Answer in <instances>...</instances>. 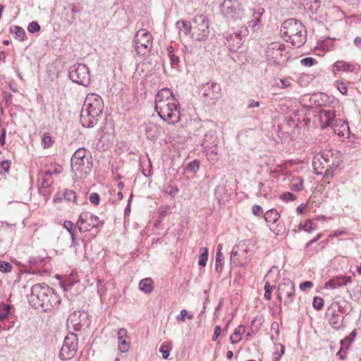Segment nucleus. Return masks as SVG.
<instances>
[{
    "instance_id": "nucleus-53",
    "label": "nucleus",
    "mask_w": 361,
    "mask_h": 361,
    "mask_svg": "<svg viewBox=\"0 0 361 361\" xmlns=\"http://www.w3.org/2000/svg\"><path fill=\"white\" fill-rule=\"evenodd\" d=\"M89 200L92 204L94 205H98L100 202V197L97 193L92 192L90 194Z\"/></svg>"
},
{
    "instance_id": "nucleus-61",
    "label": "nucleus",
    "mask_w": 361,
    "mask_h": 361,
    "mask_svg": "<svg viewBox=\"0 0 361 361\" xmlns=\"http://www.w3.org/2000/svg\"><path fill=\"white\" fill-rule=\"evenodd\" d=\"M256 322H257V319H254L252 320V324H251V326H252V328H253V327H255V329H252V330H251V332H248V333L246 334V339H248V338H249L250 336H252V334H255L256 333V331L258 330V329H259L258 326H255V323H256Z\"/></svg>"
},
{
    "instance_id": "nucleus-11",
    "label": "nucleus",
    "mask_w": 361,
    "mask_h": 361,
    "mask_svg": "<svg viewBox=\"0 0 361 361\" xmlns=\"http://www.w3.org/2000/svg\"><path fill=\"white\" fill-rule=\"evenodd\" d=\"M152 36L146 30H138L135 36V49L138 55H145L152 47Z\"/></svg>"
},
{
    "instance_id": "nucleus-19",
    "label": "nucleus",
    "mask_w": 361,
    "mask_h": 361,
    "mask_svg": "<svg viewBox=\"0 0 361 361\" xmlns=\"http://www.w3.org/2000/svg\"><path fill=\"white\" fill-rule=\"evenodd\" d=\"M67 321L75 331H80L82 326H88L90 324L87 313L81 311H75L71 314Z\"/></svg>"
},
{
    "instance_id": "nucleus-37",
    "label": "nucleus",
    "mask_w": 361,
    "mask_h": 361,
    "mask_svg": "<svg viewBox=\"0 0 361 361\" xmlns=\"http://www.w3.org/2000/svg\"><path fill=\"white\" fill-rule=\"evenodd\" d=\"M11 32L13 34H15L16 37L19 39L20 41L24 40V36L25 35V32L22 27H20L18 25H15V26L11 27Z\"/></svg>"
},
{
    "instance_id": "nucleus-1",
    "label": "nucleus",
    "mask_w": 361,
    "mask_h": 361,
    "mask_svg": "<svg viewBox=\"0 0 361 361\" xmlns=\"http://www.w3.org/2000/svg\"><path fill=\"white\" fill-rule=\"evenodd\" d=\"M154 109L159 117L168 124H176L180 120L178 102L169 88L164 87L157 92Z\"/></svg>"
},
{
    "instance_id": "nucleus-50",
    "label": "nucleus",
    "mask_w": 361,
    "mask_h": 361,
    "mask_svg": "<svg viewBox=\"0 0 361 361\" xmlns=\"http://www.w3.org/2000/svg\"><path fill=\"white\" fill-rule=\"evenodd\" d=\"M274 286H271L268 282L264 286V298L267 300H270L271 298V293Z\"/></svg>"
},
{
    "instance_id": "nucleus-7",
    "label": "nucleus",
    "mask_w": 361,
    "mask_h": 361,
    "mask_svg": "<svg viewBox=\"0 0 361 361\" xmlns=\"http://www.w3.org/2000/svg\"><path fill=\"white\" fill-rule=\"evenodd\" d=\"M68 77L76 84L87 87L91 82L90 71L84 63H75L69 68Z\"/></svg>"
},
{
    "instance_id": "nucleus-49",
    "label": "nucleus",
    "mask_w": 361,
    "mask_h": 361,
    "mask_svg": "<svg viewBox=\"0 0 361 361\" xmlns=\"http://www.w3.org/2000/svg\"><path fill=\"white\" fill-rule=\"evenodd\" d=\"M312 305L317 310H320L324 306V300L322 298L319 297H314L312 302Z\"/></svg>"
},
{
    "instance_id": "nucleus-54",
    "label": "nucleus",
    "mask_w": 361,
    "mask_h": 361,
    "mask_svg": "<svg viewBox=\"0 0 361 361\" xmlns=\"http://www.w3.org/2000/svg\"><path fill=\"white\" fill-rule=\"evenodd\" d=\"M63 227L69 232L70 235L75 233V229L73 228V224L71 221H65L63 223Z\"/></svg>"
},
{
    "instance_id": "nucleus-38",
    "label": "nucleus",
    "mask_w": 361,
    "mask_h": 361,
    "mask_svg": "<svg viewBox=\"0 0 361 361\" xmlns=\"http://www.w3.org/2000/svg\"><path fill=\"white\" fill-rule=\"evenodd\" d=\"M201 251L202 252L199 257L198 264L204 267L208 260V249L207 247H202Z\"/></svg>"
},
{
    "instance_id": "nucleus-63",
    "label": "nucleus",
    "mask_w": 361,
    "mask_h": 361,
    "mask_svg": "<svg viewBox=\"0 0 361 361\" xmlns=\"http://www.w3.org/2000/svg\"><path fill=\"white\" fill-rule=\"evenodd\" d=\"M338 90L343 94H346L348 92V88L344 82H340L338 85Z\"/></svg>"
},
{
    "instance_id": "nucleus-14",
    "label": "nucleus",
    "mask_w": 361,
    "mask_h": 361,
    "mask_svg": "<svg viewBox=\"0 0 361 361\" xmlns=\"http://www.w3.org/2000/svg\"><path fill=\"white\" fill-rule=\"evenodd\" d=\"M295 286L293 282L290 279H283L279 283L278 287V298L281 300L282 297L285 300L283 304L285 306L289 307L295 299Z\"/></svg>"
},
{
    "instance_id": "nucleus-47",
    "label": "nucleus",
    "mask_w": 361,
    "mask_h": 361,
    "mask_svg": "<svg viewBox=\"0 0 361 361\" xmlns=\"http://www.w3.org/2000/svg\"><path fill=\"white\" fill-rule=\"evenodd\" d=\"M296 197V195L290 192H285L280 196V198L286 202L294 201Z\"/></svg>"
},
{
    "instance_id": "nucleus-59",
    "label": "nucleus",
    "mask_w": 361,
    "mask_h": 361,
    "mask_svg": "<svg viewBox=\"0 0 361 361\" xmlns=\"http://www.w3.org/2000/svg\"><path fill=\"white\" fill-rule=\"evenodd\" d=\"M252 214L255 216H260L263 213L262 207L257 204L252 207Z\"/></svg>"
},
{
    "instance_id": "nucleus-8",
    "label": "nucleus",
    "mask_w": 361,
    "mask_h": 361,
    "mask_svg": "<svg viewBox=\"0 0 361 361\" xmlns=\"http://www.w3.org/2000/svg\"><path fill=\"white\" fill-rule=\"evenodd\" d=\"M267 59L269 64L279 66L288 59L285 46L279 42L271 43L267 49Z\"/></svg>"
},
{
    "instance_id": "nucleus-48",
    "label": "nucleus",
    "mask_w": 361,
    "mask_h": 361,
    "mask_svg": "<svg viewBox=\"0 0 361 361\" xmlns=\"http://www.w3.org/2000/svg\"><path fill=\"white\" fill-rule=\"evenodd\" d=\"M222 248H223V245L221 244L218 245L217 252L216 255V263L224 264L223 261H224V255L221 252Z\"/></svg>"
},
{
    "instance_id": "nucleus-28",
    "label": "nucleus",
    "mask_w": 361,
    "mask_h": 361,
    "mask_svg": "<svg viewBox=\"0 0 361 361\" xmlns=\"http://www.w3.org/2000/svg\"><path fill=\"white\" fill-rule=\"evenodd\" d=\"M322 153L321 152L316 154L312 160V166L317 174H322L323 173L322 169L325 167V163L322 161Z\"/></svg>"
},
{
    "instance_id": "nucleus-10",
    "label": "nucleus",
    "mask_w": 361,
    "mask_h": 361,
    "mask_svg": "<svg viewBox=\"0 0 361 361\" xmlns=\"http://www.w3.org/2000/svg\"><path fill=\"white\" fill-rule=\"evenodd\" d=\"M103 222L98 216L88 212H82L76 223V226L80 232H87L94 228H99Z\"/></svg>"
},
{
    "instance_id": "nucleus-12",
    "label": "nucleus",
    "mask_w": 361,
    "mask_h": 361,
    "mask_svg": "<svg viewBox=\"0 0 361 361\" xmlns=\"http://www.w3.org/2000/svg\"><path fill=\"white\" fill-rule=\"evenodd\" d=\"M322 157L328 169L325 173L329 175L331 170L337 169L342 162V154L340 151L334 149H324L321 151Z\"/></svg>"
},
{
    "instance_id": "nucleus-18",
    "label": "nucleus",
    "mask_w": 361,
    "mask_h": 361,
    "mask_svg": "<svg viewBox=\"0 0 361 361\" xmlns=\"http://www.w3.org/2000/svg\"><path fill=\"white\" fill-rule=\"evenodd\" d=\"M203 134V137L200 140L201 145L204 149H211L217 147L219 140L216 133L213 130L205 131L204 128H200L196 131L197 136H201Z\"/></svg>"
},
{
    "instance_id": "nucleus-23",
    "label": "nucleus",
    "mask_w": 361,
    "mask_h": 361,
    "mask_svg": "<svg viewBox=\"0 0 361 361\" xmlns=\"http://www.w3.org/2000/svg\"><path fill=\"white\" fill-rule=\"evenodd\" d=\"M61 302L60 297L58 294L54 293L53 288L51 289V293L48 298L47 303H45L43 311L47 312L58 308Z\"/></svg>"
},
{
    "instance_id": "nucleus-20",
    "label": "nucleus",
    "mask_w": 361,
    "mask_h": 361,
    "mask_svg": "<svg viewBox=\"0 0 361 361\" xmlns=\"http://www.w3.org/2000/svg\"><path fill=\"white\" fill-rule=\"evenodd\" d=\"M326 316L329 317V323L332 328L340 329L343 327L344 317L337 312L335 309L329 306L326 310Z\"/></svg>"
},
{
    "instance_id": "nucleus-6",
    "label": "nucleus",
    "mask_w": 361,
    "mask_h": 361,
    "mask_svg": "<svg viewBox=\"0 0 361 361\" xmlns=\"http://www.w3.org/2000/svg\"><path fill=\"white\" fill-rule=\"evenodd\" d=\"M51 288L45 284L37 283L32 286L31 294L28 298L31 305L35 309L42 308L43 310L51 293Z\"/></svg>"
},
{
    "instance_id": "nucleus-4",
    "label": "nucleus",
    "mask_w": 361,
    "mask_h": 361,
    "mask_svg": "<svg viewBox=\"0 0 361 361\" xmlns=\"http://www.w3.org/2000/svg\"><path fill=\"white\" fill-rule=\"evenodd\" d=\"M335 112L331 109H322L319 112L322 128L331 127L332 130L340 137L349 135L348 123L341 118H335Z\"/></svg>"
},
{
    "instance_id": "nucleus-42",
    "label": "nucleus",
    "mask_w": 361,
    "mask_h": 361,
    "mask_svg": "<svg viewBox=\"0 0 361 361\" xmlns=\"http://www.w3.org/2000/svg\"><path fill=\"white\" fill-rule=\"evenodd\" d=\"M13 266L11 263L0 260V271L2 273H9L11 271Z\"/></svg>"
},
{
    "instance_id": "nucleus-36",
    "label": "nucleus",
    "mask_w": 361,
    "mask_h": 361,
    "mask_svg": "<svg viewBox=\"0 0 361 361\" xmlns=\"http://www.w3.org/2000/svg\"><path fill=\"white\" fill-rule=\"evenodd\" d=\"M290 189L293 191L299 192L303 189V182L300 178L293 179L290 185Z\"/></svg>"
},
{
    "instance_id": "nucleus-43",
    "label": "nucleus",
    "mask_w": 361,
    "mask_h": 361,
    "mask_svg": "<svg viewBox=\"0 0 361 361\" xmlns=\"http://www.w3.org/2000/svg\"><path fill=\"white\" fill-rule=\"evenodd\" d=\"M11 162L9 160H4L0 162V173L5 174L9 171Z\"/></svg>"
},
{
    "instance_id": "nucleus-60",
    "label": "nucleus",
    "mask_w": 361,
    "mask_h": 361,
    "mask_svg": "<svg viewBox=\"0 0 361 361\" xmlns=\"http://www.w3.org/2000/svg\"><path fill=\"white\" fill-rule=\"evenodd\" d=\"M313 286V283L311 281H305L300 284V289L301 290H306L307 288H310Z\"/></svg>"
},
{
    "instance_id": "nucleus-35",
    "label": "nucleus",
    "mask_w": 361,
    "mask_h": 361,
    "mask_svg": "<svg viewBox=\"0 0 361 361\" xmlns=\"http://www.w3.org/2000/svg\"><path fill=\"white\" fill-rule=\"evenodd\" d=\"M12 306L8 304L1 303L0 304V320L5 319L11 312Z\"/></svg>"
},
{
    "instance_id": "nucleus-9",
    "label": "nucleus",
    "mask_w": 361,
    "mask_h": 361,
    "mask_svg": "<svg viewBox=\"0 0 361 361\" xmlns=\"http://www.w3.org/2000/svg\"><path fill=\"white\" fill-rule=\"evenodd\" d=\"M192 37L197 41H204L209 33L208 18L203 15H197L193 19Z\"/></svg>"
},
{
    "instance_id": "nucleus-41",
    "label": "nucleus",
    "mask_w": 361,
    "mask_h": 361,
    "mask_svg": "<svg viewBox=\"0 0 361 361\" xmlns=\"http://www.w3.org/2000/svg\"><path fill=\"white\" fill-rule=\"evenodd\" d=\"M64 199L69 201L75 202L76 200V194L75 191L72 190H65L63 193Z\"/></svg>"
},
{
    "instance_id": "nucleus-45",
    "label": "nucleus",
    "mask_w": 361,
    "mask_h": 361,
    "mask_svg": "<svg viewBox=\"0 0 361 361\" xmlns=\"http://www.w3.org/2000/svg\"><path fill=\"white\" fill-rule=\"evenodd\" d=\"M317 60L312 57H306L300 60V64L303 66L310 67L317 63Z\"/></svg>"
},
{
    "instance_id": "nucleus-34",
    "label": "nucleus",
    "mask_w": 361,
    "mask_h": 361,
    "mask_svg": "<svg viewBox=\"0 0 361 361\" xmlns=\"http://www.w3.org/2000/svg\"><path fill=\"white\" fill-rule=\"evenodd\" d=\"M140 166L142 168V174L146 177L151 176V169H152V165L151 164L149 159H147V160H144V161H141Z\"/></svg>"
},
{
    "instance_id": "nucleus-15",
    "label": "nucleus",
    "mask_w": 361,
    "mask_h": 361,
    "mask_svg": "<svg viewBox=\"0 0 361 361\" xmlns=\"http://www.w3.org/2000/svg\"><path fill=\"white\" fill-rule=\"evenodd\" d=\"M78 338L76 334H71L66 336L60 350V357L62 360H69L73 357L78 350Z\"/></svg>"
},
{
    "instance_id": "nucleus-26",
    "label": "nucleus",
    "mask_w": 361,
    "mask_h": 361,
    "mask_svg": "<svg viewBox=\"0 0 361 361\" xmlns=\"http://www.w3.org/2000/svg\"><path fill=\"white\" fill-rule=\"evenodd\" d=\"M214 195L220 204L228 201L229 198V194L228 193L225 185L216 186L214 190Z\"/></svg>"
},
{
    "instance_id": "nucleus-21",
    "label": "nucleus",
    "mask_w": 361,
    "mask_h": 361,
    "mask_svg": "<svg viewBox=\"0 0 361 361\" xmlns=\"http://www.w3.org/2000/svg\"><path fill=\"white\" fill-rule=\"evenodd\" d=\"M351 277L345 276H340L332 278L326 283L325 286L330 287L332 289L338 288L346 286L348 283H351Z\"/></svg>"
},
{
    "instance_id": "nucleus-58",
    "label": "nucleus",
    "mask_w": 361,
    "mask_h": 361,
    "mask_svg": "<svg viewBox=\"0 0 361 361\" xmlns=\"http://www.w3.org/2000/svg\"><path fill=\"white\" fill-rule=\"evenodd\" d=\"M278 348H280V351L275 353V355H277L278 356L275 357L274 361H279V360L281 358V357L284 353V346L283 345H281V344L276 345V349L278 350Z\"/></svg>"
},
{
    "instance_id": "nucleus-46",
    "label": "nucleus",
    "mask_w": 361,
    "mask_h": 361,
    "mask_svg": "<svg viewBox=\"0 0 361 361\" xmlns=\"http://www.w3.org/2000/svg\"><path fill=\"white\" fill-rule=\"evenodd\" d=\"M348 339L343 338L341 341V349L338 352V354L341 355V357L342 358L344 357L343 355V353H345V351L349 348V346L350 345V343H348Z\"/></svg>"
},
{
    "instance_id": "nucleus-2",
    "label": "nucleus",
    "mask_w": 361,
    "mask_h": 361,
    "mask_svg": "<svg viewBox=\"0 0 361 361\" xmlns=\"http://www.w3.org/2000/svg\"><path fill=\"white\" fill-rule=\"evenodd\" d=\"M104 109L102 98L97 94H88L84 101L80 120L85 128H93L98 123Z\"/></svg>"
},
{
    "instance_id": "nucleus-55",
    "label": "nucleus",
    "mask_w": 361,
    "mask_h": 361,
    "mask_svg": "<svg viewBox=\"0 0 361 361\" xmlns=\"http://www.w3.org/2000/svg\"><path fill=\"white\" fill-rule=\"evenodd\" d=\"M188 316V319H192V314H188V312L185 310H182L180 312V314L177 317V320L178 321H185V317Z\"/></svg>"
},
{
    "instance_id": "nucleus-13",
    "label": "nucleus",
    "mask_w": 361,
    "mask_h": 361,
    "mask_svg": "<svg viewBox=\"0 0 361 361\" xmlns=\"http://www.w3.org/2000/svg\"><path fill=\"white\" fill-rule=\"evenodd\" d=\"M221 13L227 18L239 19L243 14V10L238 0H224L220 5Z\"/></svg>"
},
{
    "instance_id": "nucleus-57",
    "label": "nucleus",
    "mask_w": 361,
    "mask_h": 361,
    "mask_svg": "<svg viewBox=\"0 0 361 361\" xmlns=\"http://www.w3.org/2000/svg\"><path fill=\"white\" fill-rule=\"evenodd\" d=\"M159 352L162 354V357L164 359H167L170 354V350L168 349V347L165 346L164 345H161V346L159 348Z\"/></svg>"
},
{
    "instance_id": "nucleus-24",
    "label": "nucleus",
    "mask_w": 361,
    "mask_h": 361,
    "mask_svg": "<svg viewBox=\"0 0 361 361\" xmlns=\"http://www.w3.org/2000/svg\"><path fill=\"white\" fill-rule=\"evenodd\" d=\"M140 128L145 133L149 140H154L158 137L159 128L154 123H144L140 126Z\"/></svg>"
},
{
    "instance_id": "nucleus-64",
    "label": "nucleus",
    "mask_w": 361,
    "mask_h": 361,
    "mask_svg": "<svg viewBox=\"0 0 361 361\" xmlns=\"http://www.w3.org/2000/svg\"><path fill=\"white\" fill-rule=\"evenodd\" d=\"M356 334H357V331H356V330H353V331H352V332H351V333H350L348 336H346L345 338V339H348V340H347V341H348V342L351 343L354 341V339H355V336H356Z\"/></svg>"
},
{
    "instance_id": "nucleus-25",
    "label": "nucleus",
    "mask_w": 361,
    "mask_h": 361,
    "mask_svg": "<svg viewBox=\"0 0 361 361\" xmlns=\"http://www.w3.org/2000/svg\"><path fill=\"white\" fill-rule=\"evenodd\" d=\"M355 70V65L345 61H337L332 66V72L336 73L339 71L352 73Z\"/></svg>"
},
{
    "instance_id": "nucleus-31",
    "label": "nucleus",
    "mask_w": 361,
    "mask_h": 361,
    "mask_svg": "<svg viewBox=\"0 0 361 361\" xmlns=\"http://www.w3.org/2000/svg\"><path fill=\"white\" fill-rule=\"evenodd\" d=\"M52 174L51 170L46 171L42 174L41 185L43 188H49L53 183Z\"/></svg>"
},
{
    "instance_id": "nucleus-39",
    "label": "nucleus",
    "mask_w": 361,
    "mask_h": 361,
    "mask_svg": "<svg viewBox=\"0 0 361 361\" xmlns=\"http://www.w3.org/2000/svg\"><path fill=\"white\" fill-rule=\"evenodd\" d=\"M299 228L302 229L308 233H311L315 230V226H314L313 222L311 219H307L304 224L300 223L299 224Z\"/></svg>"
},
{
    "instance_id": "nucleus-16",
    "label": "nucleus",
    "mask_w": 361,
    "mask_h": 361,
    "mask_svg": "<svg viewBox=\"0 0 361 361\" xmlns=\"http://www.w3.org/2000/svg\"><path fill=\"white\" fill-rule=\"evenodd\" d=\"M202 97L204 102L214 104L220 98L221 88L219 83L206 84L202 87Z\"/></svg>"
},
{
    "instance_id": "nucleus-44",
    "label": "nucleus",
    "mask_w": 361,
    "mask_h": 361,
    "mask_svg": "<svg viewBox=\"0 0 361 361\" xmlns=\"http://www.w3.org/2000/svg\"><path fill=\"white\" fill-rule=\"evenodd\" d=\"M204 152L207 153V156L209 160L217 159L216 156L218 154L217 147L211 149H204Z\"/></svg>"
},
{
    "instance_id": "nucleus-5",
    "label": "nucleus",
    "mask_w": 361,
    "mask_h": 361,
    "mask_svg": "<svg viewBox=\"0 0 361 361\" xmlns=\"http://www.w3.org/2000/svg\"><path fill=\"white\" fill-rule=\"evenodd\" d=\"M90 152L85 148L77 149L71 157V168L80 174H88L92 169V162Z\"/></svg>"
},
{
    "instance_id": "nucleus-3",
    "label": "nucleus",
    "mask_w": 361,
    "mask_h": 361,
    "mask_svg": "<svg viewBox=\"0 0 361 361\" xmlns=\"http://www.w3.org/2000/svg\"><path fill=\"white\" fill-rule=\"evenodd\" d=\"M281 32L286 42L295 47H301L307 41V30L298 20L290 18L285 20L281 27Z\"/></svg>"
},
{
    "instance_id": "nucleus-27",
    "label": "nucleus",
    "mask_w": 361,
    "mask_h": 361,
    "mask_svg": "<svg viewBox=\"0 0 361 361\" xmlns=\"http://www.w3.org/2000/svg\"><path fill=\"white\" fill-rule=\"evenodd\" d=\"M330 306L341 314L350 313L349 304L346 300L333 302Z\"/></svg>"
},
{
    "instance_id": "nucleus-62",
    "label": "nucleus",
    "mask_w": 361,
    "mask_h": 361,
    "mask_svg": "<svg viewBox=\"0 0 361 361\" xmlns=\"http://www.w3.org/2000/svg\"><path fill=\"white\" fill-rule=\"evenodd\" d=\"M260 106V103L258 101L254 99H249L247 104V109L257 108Z\"/></svg>"
},
{
    "instance_id": "nucleus-56",
    "label": "nucleus",
    "mask_w": 361,
    "mask_h": 361,
    "mask_svg": "<svg viewBox=\"0 0 361 361\" xmlns=\"http://www.w3.org/2000/svg\"><path fill=\"white\" fill-rule=\"evenodd\" d=\"M178 192V188L175 185H169L166 190V192L171 195V196H175Z\"/></svg>"
},
{
    "instance_id": "nucleus-29",
    "label": "nucleus",
    "mask_w": 361,
    "mask_h": 361,
    "mask_svg": "<svg viewBox=\"0 0 361 361\" xmlns=\"http://www.w3.org/2000/svg\"><path fill=\"white\" fill-rule=\"evenodd\" d=\"M140 290L145 293H150L153 290V281L151 278H146L139 283Z\"/></svg>"
},
{
    "instance_id": "nucleus-32",
    "label": "nucleus",
    "mask_w": 361,
    "mask_h": 361,
    "mask_svg": "<svg viewBox=\"0 0 361 361\" xmlns=\"http://www.w3.org/2000/svg\"><path fill=\"white\" fill-rule=\"evenodd\" d=\"M280 217V214L276 209L267 211L264 214L265 220L267 223L274 224Z\"/></svg>"
},
{
    "instance_id": "nucleus-30",
    "label": "nucleus",
    "mask_w": 361,
    "mask_h": 361,
    "mask_svg": "<svg viewBox=\"0 0 361 361\" xmlns=\"http://www.w3.org/2000/svg\"><path fill=\"white\" fill-rule=\"evenodd\" d=\"M245 327L243 326H238L234 332L230 336V341L232 344L238 343L241 340V334L245 333Z\"/></svg>"
},
{
    "instance_id": "nucleus-22",
    "label": "nucleus",
    "mask_w": 361,
    "mask_h": 361,
    "mask_svg": "<svg viewBox=\"0 0 361 361\" xmlns=\"http://www.w3.org/2000/svg\"><path fill=\"white\" fill-rule=\"evenodd\" d=\"M127 330L124 328L120 329L118 331V346L122 353H126L129 350L130 342L127 341Z\"/></svg>"
},
{
    "instance_id": "nucleus-52",
    "label": "nucleus",
    "mask_w": 361,
    "mask_h": 361,
    "mask_svg": "<svg viewBox=\"0 0 361 361\" xmlns=\"http://www.w3.org/2000/svg\"><path fill=\"white\" fill-rule=\"evenodd\" d=\"M200 162L197 160H194L188 164L187 169L192 172H196L199 169Z\"/></svg>"
},
{
    "instance_id": "nucleus-33",
    "label": "nucleus",
    "mask_w": 361,
    "mask_h": 361,
    "mask_svg": "<svg viewBox=\"0 0 361 361\" xmlns=\"http://www.w3.org/2000/svg\"><path fill=\"white\" fill-rule=\"evenodd\" d=\"M176 26L180 31H183L185 35H188L192 29L191 25L186 20H178L176 23Z\"/></svg>"
},
{
    "instance_id": "nucleus-40",
    "label": "nucleus",
    "mask_w": 361,
    "mask_h": 361,
    "mask_svg": "<svg viewBox=\"0 0 361 361\" xmlns=\"http://www.w3.org/2000/svg\"><path fill=\"white\" fill-rule=\"evenodd\" d=\"M53 144L52 139L50 133H45L42 139V145L44 148L47 149L50 147Z\"/></svg>"
},
{
    "instance_id": "nucleus-17",
    "label": "nucleus",
    "mask_w": 361,
    "mask_h": 361,
    "mask_svg": "<svg viewBox=\"0 0 361 361\" xmlns=\"http://www.w3.org/2000/svg\"><path fill=\"white\" fill-rule=\"evenodd\" d=\"M248 30L247 28L241 27L239 30L233 34L228 35L226 44L231 51H237L243 44L242 37L247 35Z\"/></svg>"
},
{
    "instance_id": "nucleus-51",
    "label": "nucleus",
    "mask_w": 361,
    "mask_h": 361,
    "mask_svg": "<svg viewBox=\"0 0 361 361\" xmlns=\"http://www.w3.org/2000/svg\"><path fill=\"white\" fill-rule=\"evenodd\" d=\"M39 30H40V25L38 24V23H37L35 21H32L29 23L28 27H27V30L30 33L37 32L39 31Z\"/></svg>"
}]
</instances>
